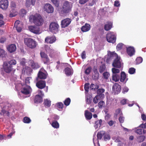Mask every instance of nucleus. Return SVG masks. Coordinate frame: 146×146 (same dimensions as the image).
I'll list each match as a JSON object with an SVG mask.
<instances>
[{
	"mask_svg": "<svg viewBox=\"0 0 146 146\" xmlns=\"http://www.w3.org/2000/svg\"><path fill=\"white\" fill-rule=\"evenodd\" d=\"M145 137L144 135H140L137 137V141L139 143L143 142L145 140Z\"/></svg>",
	"mask_w": 146,
	"mask_h": 146,
	"instance_id": "34",
	"label": "nucleus"
},
{
	"mask_svg": "<svg viewBox=\"0 0 146 146\" xmlns=\"http://www.w3.org/2000/svg\"><path fill=\"white\" fill-rule=\"evenodd\" d=\"M33 70L31 68L28 66H25L23 68L22 70V73H26L27 74H31L33 72Z\"/></svg>",
	"mask_w": 146,
	"mask_h": 146,
	"instance_id": "20",
	"label": "nucleus"
},
{
	"mask_svg": "<svg viewBox=\"0 0 146 146\" xmlns=\"http://www.w3.org/2000/svg\"><path fill=\"white\" fill-rule=\"evenodd\" d=\"M114 6L116 7H119L120 6V4L118 1H115L114 2Z\"/></svg>",
	"mask_w": 146,
	"mask_h": 146,
	"instance_id": "64",
	"label": "nucleus"
},
{
	"mask_svg": "<svg viewBox=\"0 0 146 146\" xmlns=\"http://www.w3.org/2000/svg\"><path fill=\"white\" fill-rule=\"evenodd\" d=\"M71 102V100L70 98H66L64 102V104L66 106H68Z\"/></svg>",
	"mask_w": 146,
	"mask_h": 146,
	"instance_id": "40",
	"label": "nucleus"
},
{
	"mask_svg": "<svg viewBox=\"0 0 146 146\" xmlns=\"http://www.w3.org/2000/svg\"><path fill=\"white\" fill-rule=\"evenodd\" d=\"M31 121L30 118L27 117H24L23 119V122L25 123H29L31 122Z\"/></svg>",
	"mask_w": 146,
	"mask_h": 146,
	"instance_id": "44",
	"label": "nucleus"
},
{
	"mask_svg": "<svg viewBox=\"0 0 146 146\" xmlns=\"http://www.w3.org/2000/svg\"><path fill=\"white\" fill-rule=\"evenodd\" d=\"M18 32H20L22 30L21 25L20 23V21L19 20H17L14 23V27Z\"/></svg>",
	"mask_w": 146,
	"mask_h": 146,
	"instance_id": "18",
	"label": "nucleus"
},
{
	"mask_svg": "<svg viewBox=\"0 0 146 146\" xmlns=\"http://www.w3.org/2000/svg\"><path fill=\"white\" fill-rule=\"evenodd\" d=\"M90 24L86 23L85 25L82 26L81 30L83 32H86L89 31L90 29Z\"/></svg>",
	"mask_w": 146,
	"mask_h": 146,
	"instance_id": "27",
	"label": "nucleus"
},
{
	"mask_svg": "<svg viewBox=\"0 0 146 146\" xmlns=\"http://www.w3.org/2000/svg\"><path fill=\"white\" fill-rule=\"evenodd\" d=\"M143 61V58L140 57H138L136 59L135 62L137 64H139L141 63Z\"/></svg>",
	"mask_w": 146,
	"mask_h": 146,
	"instance_id": "42",
	"label": "nucleus"
},
{
	"mask_svg": "<svg viewBox=\"0 0 146 146\" xmlns=\"http://www.w3.org/2000/svg\"><path fill=\"white\" fill-rule=\"evenodd\" d=\"M124 45V44L121 43H120L118 44L116 46L117 50H121Z\"/></svg>",
	"mask_w": 146,
	"mask_h": 146,
	"instance_id": "49",
	"label": "nucleus"
},
{
	"mask_svg": "<svg viewBox=\"0 0 146 146\" xmlns=\"http://www.w3.org/2000/svg\"><path fill=\"white\" fill-rule=\"evenodd\" d=\"M113 23L111 21H108L106 22V24L104 25V28L106 31L110 30L112 27Z\"/></svg>",
	"mask_w": 146,
	"mask_h": 146,
	"instance_id": "25",
	"label": "nucleus"
},
{
	"mask_svg": "<svg viewBox=\"0 0 146 146\" xmlns=\"http://www.w3.org/2000/svg\"><path fill=\"white\" fill-rule=\"evenodd\" d=\"M51 125L52 127L56 129L58 128L59 126V124L57 121H53L51 124Z\"/></svg>",
	"mask_w": 146,
	"mask_h": 146,
	"instance_id": "36",
	"label": "nucleus"
},
{
	"mask_svg": "<svg viewBox=\"0 0 146 146\" xmlns=\"http://www.w3.org/2000/svg\"><path fill=\"white\" fill-rule=\"evenodd\" d=\"M71 22L70 19L67 18L62 20L61 21L62 27L65 28L70 25Z\"/></svg>",
	"mask_w": 146,
	"mask_h": 146,
	"instance_id": "14",
	"label": "nucleus"
},
{
	"mask_svg": "<svg viewBox=\"0 0 146 146\" xmlns=\"http://www.w3.org/2000/svg\"><path fill=\"white\" fill-rule=\"evenodd\" d=\"M137 128H138V127ZM135 132L138 134H142L143 132V129L138 128L135 130Z\"/></svg>",
	"mask_w": 146,
	"mask_h": 146,
	"instance_id": "59",
	"label": "nucleus"
},
{
	"mask_svg": "<svg viewBox=\"0 0 146 146\" xmlns=\"http://www.w3.org/2000/svg\"><path fill=\"white\" fill-rule=\"evenodd\" d=\"M44 10L48 13H52L54 12V9L52 5L50 4H45L44 7Z\"/></svg>",
	"mask_w": 146,
	"mask_h": 146,
	"instance_id": "10",
	"label": "nucleus"
},
{
	"mask_svg": "<svg viewBox=\"0 0 146 146\" xmlns=\"http://www.w3.org/2000/svg\"><path fill=\"white\" fill-rule=\"evenodd\" d=\"M106 39L108 42L114 43L116 41V36L113 32H110L107 34Z\"/></svg>",
	"mask_w": 146,
	"mask_h": 146,
	"instance_id": "4",
	"label": "nucleus"
},
{
	"mask_svg": "<svg viewBox=\"0 0 146 146\" xmlns=\"http://www.w3.org/2000/svg\"><path fill=\"white\" fill-rule=\"evenodd\" d=\"M56 39L54 36H48L45 38V42L47 43L52 44L55 42Z\"/></svg>",
	"mask_w": 146,
	"mask_h": 146,
	"instance_id": "17",
	"label": "nucleus"
},
{
	"mask_svg": "<svg viewBox=\"0 0 146 146\" xmlns=\"http://www.w3.org/2000/svg\"><path fill=\"white\" fill-rule=\"evenodd\" d=\"M29 21L30 22H33L35 25L38 26H42L44 22V19L42 16L38 13L30 16Z\"/></svg>",
	"mask_w": 146,
	"mask_h": 146,
	"instance_id": "1",
	"label": "nucleus"
},
{
	"mask_svg": "<svg viewBox=\"0 0 146 146\" xmlns=\"http://www.w3.org/2000/svg\"><path fill=\"white\" fill-rule=\"evenodd\" d=\"M36 0H27L26 1V5L28 6L30 4L31 1V4L33 5H34Z\"/></svg>",
	"mask_w": 146,
	"mask_h": 146,
	"instance_id": "39",
	"label": "nucleus"
},
{
	"mask_svg": "<svg viewBox=\"0 0 146 146\" xmlns=\"http://www.w3.org/2000/svg\"><path fill=\"white\" fill-rule=\"evenodd\" d=\"M100 99V97L98 96H96L93 99V102L94 104L97 103L98 102V100L99 99Z\"/></svg>",
	"mask_w": 146,
	"mask_h": 146,
	"instance_id": "50",
	"label": "nucleus"
},
{
	"mask_svg": "<svg viewBox=\"0 0 146 146\" xmlns=\"http://www.w3.org/2000/svg\"><path fill=\"white\" fill-rule=\"evenodd\" d=\"M102 121L101 119H100L96 121L95 122V125L94 127L96 128H98L100 127L101 125Z\"/></svg>",
	"mask_w": 146,
	"mask_h": 146,
	"instance_id": "33",
	"label": "nucleus"
},
{
	"mask_svg": "<svg viewBox=\"0 0 146 146\" xmlns=\"http://www.w3.org/2000/svg\"><path fill=\"white\" fill-rule=\"evenodd\" d=\"M6 54V52L4 50L0 48V57H5Z\"/></svg>",
	"mask_w": 146,
	"mask_h": 146,
	"instance_id": "35",
	"label": "nucleus"
},
{
	"mask_svg": "<svg viewBox=\"0 0 146 146\" xmlns=\"http://www.w3.org/2000/svg\"><path fill=\"white\" fill-rule=\"evenodd\" d=\"M92 70V67L91 66L88 67L86 69L84 73L88 75L91 72Z\"/></svg>",
	"mask_w": 146,
	"mask_h": 146,
	"instance_id": "41",
	"label": "nucleus"
},
{
	"mask_svg": "<svg viewBox=\"0 0 146 146\" xmlns=\"http://www.w3.org/2000/svg\"><path fill=\"white\" fill-rule=\"evenodd\" d=\"M28 28L30 31L35 34L38 35L41 33L40 28L35 25L29 26Z\"/></svg>",
	"mask_w": 146,
	"mask_h": 146,
	"instance_id": "7",
	"label": "nucleus"
},
{
	"mask_svg": "<svg viewBox=\"0 0 146 146\" xmlns=\"http://www.w3.org/2000/svg\"><path fill=\"white\" fill-rule=\"evenodd\" d=\"M128 71L130 74H133L135 72V69L133 68H129Z\"/></svg>",
	"mask_w": 146,
	"mask_h": 146,
	"instance_id": "53",
	"label": "nucleus"
},
{
	"mask_svg": "<svg viewBox=\"0 0 146 146\" xmlns=\"http://www.w3.org/2000/svg\"><path fill=\"white\" fill-rule=\"evenodd\" d=\"M119 80V75L117 74H112V78L110 79L111 82H112V81L115 82H117Z\"/></svg>",
	"mask_w": 146,
	"mask_h": 146,
	"instance_id": "28",
	"label": "nucleus"
},
{
	"mask_svg": "<svg viewBox=\"0 0 146 146\" xmlns=\"http://www.w3.org/2000/svg\"><path fill=\"white\" fill-rule=\"evenodd\" d=\"M48 73L43 68H41L37 74L38 78L40 79H45L47 76Z\"/></svg>",
	"mask_w": 146,
	"mask_h": 146,
	"instance_id": "5",
	"label": "nucleus"
},
{
	"mask_svg": "<svg viewBox=\"0 0 146 146\" xmlns=\"http://www.w3.org/2000/svg\"><path fill=\"white\" fill-rule=\"evenodd\" d=\"M64 72L65 74L68 76L72 74L71 69L68 67H67L65 69Z\"/></svg>",
	"mask_w": 146,
	"mask_h": 146,
	"instance_id": "31",
	"label": "nucleus"
},
{
	"mask_svg": "<svg viewBox=\"0 0 146 146\" xmlns=\"http://www.w3.org/2000/svg\"><path fill=\"white\" fill-rule=\"evenodd\" d=\"M72 7L71 3L67 1H65L63 4L62 11L64 13H68L71 11Z\"/></svg>",
	"mask_w": 146,
	"mask_h": 146,
	"instance_id": "3",
	"label": "nucleus"
},
{
	"mask_svg": "<svg viewBox=\"0 0 146 146\" xmlns=\"http://www.w3.org/2000/svg\"><path fill=\"white\" fill-rule=\"evenodd\" d=\"M112 91L115 94H118L121 91V86L118 83H115L113 86Z\"/></svg>",
	"mask_w": 146,
	"mask_h": 146,
	"instance_id": "9",
	"label": "nucleus"
},
{
	"mask_svg": "<svg viewBox=\"0 0 146 146\" xmlns=\"http://www.w3.org/2000/svg\"><path fill=\"white\" fill-rule=\"evenodd\" d=\"M104 140L105 141L109 140L110 139V137L109 134H106L104 135Z\"/></svg>",
	"mask_w": 146,
	"mask_h": 146,
	"instance_id": "58",
	"label": "nucleus"
},
{
	"mask_svg": "<svg viewBox=\"0 0 146 146\" xmlns=\"http://www.w3.org/2000/svg\"><path fill=\"white\" fill-rule=\"evenodd\" d=\"M92 96L88 94L86 97V104H90L92 102Z\"/></svg>",
	"mask_w": 146,
	"mask_h": 146,
	"instance_id": "29",
	"label": "nucleus"
},
{
	"mask_svg": "<svg viewBox=\"0 0 146 146\" xmlns=\"http://www.w3.org/2000/svg\"><path fill=\"white\" fill-rule=\"evenodd\" d=\"M84 115L86 119L87 120H90L92 118V114L88 110H86L84 111Z\"/></svg>",
	"mask_w": 146,
	"mask_h": 146,
	"instance_id": "24",
	"label": "nucleus"
},
{
	"mask_svg": "<svg viewBox=\"0 0 146 146\" xmlns=\"http://www.w3.org/2000/svg\"><path fill=\"white\" fill-rule=\"evenodd\" d=\"M55 5L58 7L59 6V0H51Z\"/></svg>",
	"mask_w": 146,
	"mask_h": 146,
	"instance_id": "52",
	"label": "nucleus"
},
{
	"mask_svg": "<svg viewBox=\"0 0 146 146\" xmlns=\"http://www.w3.org/2000/svg\"><path fill=\"white\" fill-rule=\"evenodd\" d=\"M120 58L117 56L112 64V66L113 67L120 68L121 67V62L120 61Z\"/></svg>",
	"mask_w": 146,
	"mask_h": 146,
	"instance_id": "11",
	"label": "nucleus"
},
{
	"mask_svg": "<svg viewBox=\"0 0 146 146\" xmlns=\"http://www.w3.org/2000/svg\"><path fill=\"white\" fill-rule=\"evenodd\" d=\"M8 63L9 65H15L16 64L17 62L15 60L13 59L9 61L8 62Z\"/></svg>",
	"mask_w": 146,
	"mask_h": 146,
	"instance_id": "51",
	"label": "nucleus"
},
{
	"mask_svg": "<svg viewBox=\"0 0 146 146\" xmlns=\"http://www.w3.org/2000/svg\"><path fill=\"white\" fill-rule=\"evenodd\" d=\"M106 69V66L105 65L103 64L100 66L99 72L101 73L104 72Z\"/></svg>",
	"mask_w": 146,
	"mask_h": 146,
	"instance_id": "37",
	"label": "nucleus"
},
{
	"mask_svg": "<svg viewBox=\"0 0 146 146\" xmlns=\"http://www.w3.org/2000/svg\"><path fill=\"white\" fill-rule=\"evenodd\" d=\"M43 61L44 64H48L50 62V60L48 57L43 59Z\"/></svg>",
	"mask_w": 146,
	"mask_h": 146,
	"instance_id": "56",
	"label": "nucleus"
},
{
	"mask_svg": "<svg viewBox=\"0 0 146 146\" xmlns=\"http://www.w3.org/2000/svg\"><path fill=\"white\" fill-rule=\"evenodd\" d=\"M50 45L49 46L48 45H46L44 46V48L45 50L47 52H48L49 51L50 49L52 48L50 47Z\"/></svg>",
	"mask_w": 146,
	"mask_h": 146,
	"instance_id": "60",
	"label": "nucleus"
},
{
	"mask_svg": "<svg viewBox=\"0 0 146 146\" xmlns=\"http://www.w3.org/2000/svg\"><path fill=\"white\" fill-rule=\"evenodd\" d=\"M111 70L113 73L112 74H117V73L120 72L119 70L114 68H112Z\"/></svg>",
	"mask_w": 146,
	"mask_h": 146,
	"instance_id": "46",
	"label": "nucleus"
},
{
	"mask_svg": "<svg viewBox=\"0 0 146 146\" xmlns=\"http://www.w3.org/2000/svg\"><path fill=\"white\" fill-rule=\"evenodd\" d=\"M90 87V84L88 83H86L85 84L84 86V89L86 92L87 93L89 92V89Z\"/></svg>",
	"mask_w": 146,
	"mask_h": 146,
	"instance_id": "43",
	"label": "nucleus"
},
{
	"mask_svg": "<svg viewBox=\"0 0 146 146\" xmlns=\"http://www.w3.org/2000/svg\"><path fill=\"white\" fill-rule=\"evenodd\" d=\"M59 27V26L57 23L52 22L49 25L50 31L53 33H55L58 31Z\"/></svg>",
	"mask_w": 146,
	"mask_h": 146,
	"instance_id": "6",
	"label": "nucleus"
},
{
	"mask_svg": "<svg viewBox=\"0 0 146 146\" xmlns=\"http://www.w3.org/2000/svg\"><path fill=\"white\" fill-rule=\"evenodd\" d=\"M3 68L4 71L7 73H9L12 70V66L9 65L7 62H5L3 64Z\"/></svg>",
	"mask_w": 146,
	"mask_h": 146,
	"instance_id": "12",
	"label": "nucleus"
},
{
	"mask_svg": "<svg viewBox=\"0 0 146 146\" xmlns=\"http://www.w3.org/2000/svg\"><path fill=\"white\" fill-rule=\"evenodd\" d=\"M104 104V102L103 101H101L98 103V106L100 108H101L103 107Z\"/></svg>",
	"mask_w": 146,
	"mask_h": 146,
	"instance_id": "54",
	"label": "nucleus"
},
{
	"mask_svg": "<svg viewBox=\"0 0 146 146\" xmlns=\"http://www.w3.org/2000/svg\"><path fill=\"white\" fill-rule=\"evenodd\" d=\"M24 43L28 47L31 49L35 48L37 45L36 41L33 39L30 38H25Z\"/></svg>",
	"mask_w": 146,
	"mask_h": 146,
	"instance_id": "2",
	"label": "nucleus"
},
{
	"mask_svg": "<svg viewBox=\"0 0 146 146\" xmlns=\"http://www.w3.org/2000/svg\"><path fill=\"white\" fill-rule=\"evenodd\" d=\"M44 106L46 108L50 107L51 105V101L47 99H45L44 101Z\"/></svg>",
	"mask_w": 146,
	"mask_h": 146,
	"instance_id": "32",
	"label": "nucleus"
},
{
	"mask_svg": "<svg viewBox=\"0 0 146 146\" xmlns=\"http://www.w3.org/2000/svg\"><path fill=\"white\" fill-rule=\"evenodd\" d=\"M105 90L102 88L98 89L97 91V96L100 97V99H102L104 98V95L103 93L104 92Z\"/></svg>",
	"mask_w": 146,
	"mask_h": 146,
	"instance_id": "23",
	"label": "nucleus"
},
{
	"mask_svg": "<svg viewBox=\"0 0 146 146\" xmlns=\"http://www.w3.org/2000/svg\"><path fill=\"white\" fill-rule=\"evenodd\" d=\"M40 54L41 58L43 59L45 58L48 56L47 54L43 52H41Z\"/></svg>",
	"mask_w": 146,
	"mask_h": 146,
	"instance_id": "55",
	"label": "nucleus"
},
{
	"mask_svg": "<svg viewBox=\"0 0 146 146\" xmlns=\"http://www.w3.org/2000/svg\"><path fill=\"white\" fill-rule=\"evenodd\" d=\"M10 7L13 9H14L16 7L15 3L13 1H12L10 4Z\"/></svg>",
	"mask_w": 146,
	"mask_h": 146,
	"instance_id": "57",
	"label": "nucleus"
},
{
	"mask_svg": "<svg viewBox=\"0 0 146 146\" xmlns=\"http://www.w3.org/2000/svg\"><path fill=\"white\" fill-rule=\"evenodd\" d=\"M124 120L125 117L122 116H120L119 118V122L121 123H123L124 122Z\"/></svg>",
	"mask_w": 146,
	"mask_h": 146,
	"instance_id": "61",
	"label": "nucleus"
},
{
	"mask_svg": "<svg viewBox=\"0 0 146 146\" xmlns=\"http://www.w3.org/2000/svg\"><path fill=\"white\" fill-rule=\"evenodd\" d=\"M110 76V73L107 72H104L103 74V78L106 80L108 79Z\"/></svg>",
	"mask_w": 146,
	"mask_h": 146,
	"instance_id": "38",
	"label": "nucleus"
},
{
	"mask_svg": "<svg viewBox=\"0 0 146 146\" xmlns=\"http://www.w3.org/2000/svg\"><path fill=\"white\" fill-rule=\"evenodd\" d=\"M56 106L58 108L62 109L64 107L63 104L61 102H58L56 103Z\"/></svg>",
	"mask_w": 146,
	"mask_h": 146,
	"instance_id": "47",
	"label": "nucleus"
},
{
	"mask_svg": "<svg viewBox=\"0 0 146 146\" xmlns=\"http://www.w3.org/2000/svg\"><path fill=\"white\" fill-rule=\"evenodd\" d=\"M127 52L130 56L134 55L135 53V50L133 46H129L126 48Z\"/></svg>",
	"mask_w": 146,
	"mask_h": 146,
	"instance_id": "19",
	"label": "nucleus"
},
{
	"mask_svg": "<svg viewBox=\"0 0 146 146\" xmlns=\"http://www.w3.org/2000/svg\"><path fill=\"white\" fill-rule=\"evenodd\" d=\"M16 46L15 44H13L9 45L7 48V49L10 53L15 52L16 50Z\"/></svg>",
	"mask_w": 146,
	"mask_h": 146,
	"instance_id": "22",
	"label": "nucleus"
},
{
	"mask_svg": "<svg viewBox=\"0 0 146 146\" xmlns=\"http://www.w3.org/2000/svg\"><path fill=\"white\" fill-rule=\"evenodd\" d=\"M105 133H106V132L104 131H102L98 132L97 135L98 139H101Z\"/></svg>",
	"mask_w": 146,
	"mask_h": 146,
	"instance_id": "30",
	"label": "nucleus"
},
{
	"mask_svg": "<svg viewBox=\"0 0 146 146\" xmlns=\"http://www.w3.org/2000/svg\"><path fill=\"white\" fill-rule=\"evenodd\" d=\"M43 100L42 97L39 95H36L35 97L34 102L35 103H38L42 102Z\"/></svg>",
	"mask_w": 146,
	"mask_h": 146,
	"instance_id": "26",
	"label": "nucleus"
},
{
	"mask_svg": "<svg viewBox=\"0 0 146 146\" xmlns=\"http://www.w3.org/2000/svg\"><path fill=\"white\" fill-rule=\"evenodd\" d=\"M32 78L31 77H27L25 79V86L28 85V84L30 83V80Z\"/></svg>",
	"mask_w": 146,
	"mask_h": 146,
	"instance_id": "48",
	"label": "nucleus"
},
{
	"mask_svg": "<svg viewBox=\"0 0 146 146\" xmlns=\"http://www.w3.org/2000/svg\"><path fill=\"white\" fill-rule=\"evenodd\" d=\"M8 0H1L0 1V8L3 10L6 9L8 7Z\"/></svg>",
	"mask_w": 146,
	"mask_h": 146,
	"instance_id": "13",
	"label": "nucleus"
},
{
	"mask_svg": "<svg viewBox=\"0 0 146 146\" xmlns=\"http://www.w3.org/2000/svg\"><path fill=\"white\" fill-rule=\"evenodd\" d=\"M46 81L40 80L38 81L36 83V86L39 89H42L46 87Z\"/></svg>",
	"mask_w": 146,
	"mask_h": 146,
	"instance_id": "15",
	"label": "nucleus"
},
{
	"mask_svg": "<svg viewBox=\"0 0 146 146\" xmlns=\"http://www.w3.org/2000/svg\"><path fill=\"white\" fill-rule=\"evenodd\" d=\"M119 79L121 82L125 83L128 80V78L126 77V75L124 72H122L121 73V75Z\"/></svg>",
	"mask_w": 146,
	"mask_h": 146,
	"instance_id": "21",
	"label": "nucleus"
},
{
	"mask_svg": "<svg viewBox=\"0 0 146 146\" xmlns=\"http://www.w3.org/2000/svg\"><path fill=\"white\" fill-rule=\"evenodd\" d=\"M27 62V60L25 58H23L20 60V64L21 65L25 66Z\"/></svg>",
	"mask_w": 146,
	"mask_h": 146,
	"instance_id": "45",
	"label": "nucleus"
},
{
	"mask_svg": "<svg viewBox=\"0 0 146 146\" xmlns=\"http://www.w3.org/2000/svg\"><path fill=\"white\" fill-rule=\"evenodd\" d=\"M89 0H79V2L80 4H84Z\"/></svg>",
	"mask_w": 146,
	"mask_h": 146,
	"instance_id": "63",
	"label": "nucleus"
},
{
	"mask_svg": "<svg viewBox=\"0 0 146 146\" xmlns=\"http://www.w3.org/2000/svg\"><path fill=\"white\" fill-rule=\"evenodd\" d=\"M55 52L54 50L52 49V48L50 49V50H49V51L48 52V53L50 54L49 56H50V55H52L54 54Z\"/></svg>",
	"mask_w": 146,
	"mask_h": 146,
	"instance_id": "62",
	"label": "nucleus"
},
{
	"mask_svg": "<svg viewBox=\"0 0 146 146\" xmlns=\"http://www.w3.org/2000/svg\"><path fill=\"white\" fill-rule=\"evenodd\" d=\"M30 65L32 69L36 70L40 67V65L38 63L35 62L33 60H30Z\"/></svg>",
	"mask_w": 146,
	"mask_h": 146,
	"instance_id": "16",
	"label": "nucleus"
},
{
	"mask_svg": "<svg viewBox=\"0 0 146 146\" xmlns=\"http://www.w3.org/2000/svg\"><path fill=\"white\" fill-rule=\"evenodd\" d=\"M32 91V89L31 87L27 85L26 86H24L21 89V92L25 94L28 95Z\"/></svg>",
	"mask_w": 146,
	"mask_h": 146,
	"instance_id": "8",
	"label": "nucleus"
}]
</instances>
